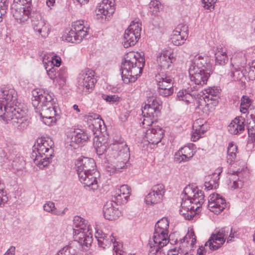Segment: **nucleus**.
Returning a JSON list of instances; mask_svg holds the SVG:
<instances>
[{"instance_id":"e2e57ef3","label":"nucleus","mask_w":255,"mask_h":255,"mask_svg":"<svg viewBox=\"0 0 255 255\" xmlns=\"http://www.w3.org/2000/svg\"><path fill=\"white\" fill-rule=\"evenodd\" d=\"M4 184L0 179V206L4 204V199L2 198L4 195Z\"/></svg>"},{"instance_id":"13d9d810","label":"nucleus","mask_w":255,"mask_h":255,"mask_svg":"<svg viewBox=\"0 0 255 255\" xmlns=\"http://www.w3.org/2000/svg\"><path fill=\"white\" fill-rule=\"evenodd\" d=\"M113 248L116 255H123V252L122 250V246L119 242L116 241L112 244Z\"/></svg>"},{"instance_id":"de8ad7c7","label":"nucleus","mask_w":255,"mask_h":255,"mask_svg":"<svg viewBox=\"0 0 255 255\" xmlns=\"http://www.w3.org/2000/svg\"><path fill=\"white\" fill-rule=\"evenodd\" d=\"M194 147L195 145L194 144L190 143L187 145L181 147L179 149L180 150V153L186 154V155L189 157L192 158L195 153Z\"/></svg>"},{"instance_id":"7ed1b4c3","label":"nucleus","mask_w":255,"mask_h":255,"mask_svg":"<svg viewBox=\"0 0 255 255\" xmlns=\"http://www.w3.org/2000/svg\"><path fill=\"white\" fill-rule=\"evenodd\" d=\"M32 104L41 121L50 126L56 121L57 108L53 105V99L50 94L43 89L36 88L32 91Z\"/></svg>"},{"instance_id":"4468645a","label":"nucleus","mask_w":255,"mask_h":255,"mask_svg":"<svg viewBox=\"0 0 255 255\" xmlns=\"http://www.w3.org/2000/svg\"><path fill=\"white\" fill-rule=\"evenodd\" d=\"M32 27L38 36L46 38L48 36L50 31L48 23L42 17L41 13L38 11H32L30 17Z\"/></svg>"},{"instance_id":"412c9836","label":"nucleus","mask_w":255,"mask_h":255,"mask_svg":"<svg viewBox=\"0 0 255 255\" xmlns=\"http://www.w3.org/2000/svg\"><path fill=\"white\" fill-rule=\"evenodd\" d=\"M226 205L225 199L220 195L213 193L210 195L208 207L210 211L218 214L223 211Z\"/></svg>"},{"instance_id":"79ce46f5","label":"nucleus","mask_w":255,"mask_h":255,"mask_svg":"<svg viewBox=\"0 0 255 255\" xmlns=\"http://www.w3.org/2000/svg\"><path fill=\"white\" fill-rule=\"evenodd\" d=\"M130 188L127 185H123L116 191L115 196L117 199L122 200L124 198L125 201H127L130 194Z\"/></svg>"},{"instance_id":"cd10ccee","label":"nucleus","mask_w":255,"mask_h":255,"mask_svg":"<svg viewBox=\"0 0 255 255\" xmlns=\"http://www.w3.org/2000/svg\"><path fill=\"white\" fill-rule=\"evenodd\" d=\"M116 202L113 201L107 202L103 208L105 218L109 220L117 219L120 215V212L117 208Z\"/></svg>"},{"instance_id":"6e6552de","label":"nucleus","mask_w":255,"mask_h":255,"mask_svg":"<svg viewBox=\"0 0 255 255\" xmlns=\"http://www.w3.org/2000/svg\"><path fill=\"white\" fill-rule=\"evenodd\" d=\"M73 224L77 228L73 229L74 239L78 240L80 243L88 247L92 243L93 238L91 232V229L88 225L87 221L84 218L77 216L74 218Z\"/></svg>"},{"instance_id":"5fc2aeb1","label":"nucleus","mask_w":255,"mask_h":255,"mask_svg":"<svg viewBox=\"0 0 255 255\" xmlns=\"http://www.w3.org/2000/svg\"><path fill=\"white\" fill-rule=\"evenodd\" d=\"M57 78L63 83L65 82L67 74L65 67H62L58 70L57 69Z\"/></svg>"},{"instance_id":"09e8293b","label":"nucleus","mask_w":255,"mask_h":255,"mask_svg":"<svg viewBox=\"0 0 255 255\" xmlns=\"http://www.w3.org/2000/svg\"><path fill=\"white\" fill-rule=\"evenodd\" d=\"M250 118H247L246 125L248 133L253 134V131H255V114L250 115Z\"/></svg>"},{"instance_id":"3c124183","label":"nucleus","mask_w":255,"mask_h":255,"mask_svg":"<svg viewBox=\"0 0 255 255\" xmlns=\"http://www.w3.org/2000/svg\"><path fill=\"white\" fill-rule=\"evenodd\" d=\"M245 71L246 74H248L247 76L250 80H254L255 79V60L253 61L251 64L247 67Z\"/></svg>"},{"instance_id":"a211bd4d","label":"nucleus","mask_w":255,"mask_h":255,"mask_svg":"<svg viewBox=\"0 0 255 255\" xmlns=\"http://www.w3.org/2000/svg\"><path fill=\"white\" fill-rule=\"evenodd\" d=\"M75 168L78 176L81 173H86L97 169L95 160L91 158L80 157L75 162Z\"/></svg>"},{"instance_id":"f03ea898","label":"nucleus","mask_w":255,"mask_h":255,"mask_svg":"<svg viewBox=\"0 0 255 255\" xmlns=\"http://www.w3.org/2000/svg\"><path fill=\"white\" fill-rule=\"evenodd\" d=\"M212 71L211 59L207 55H196L189 68V90L198 91L206 85Z\"/></svg>"},{"instance_id":"f8f14e48","label":"nucleus","mask_w":255,"mask_h":255,"mask_svg":"<svg viewBox=\"0 0 255 255\" xmlns=\"http://www.w3.org/2000/svg\"><path fill=\"white\" fill-rule=\"evenodd\" d=\"M155 81L160 96L166 97L173 93V79L170 76L162 72H159L155 75Z\"/></svg>"},{"instance_id":"603ef678","label":"nucleus","mask_w":255,"mask_h":255,"mask_svg":"<svg viewBox=\"0 0 255 255\" xmlns=\"http://www.w3.org/2000/svg\"><path fill=\"white\" fill-rule=\"evenodd\" d=\"M192 158L186 155V154L180 153V150H179L174 155V160L178 163L185 162L188 161Z\"/></svg>"},{"instance_id":"393cba45","label":"nucleus","mask_w":255,"mask_h":255,"mask_svg":"<svg viewBox=\"0 0 255 255\" xmlns=\"http://www.w3.org/2000/svg\"><path fill=\"white\" fill-rule=\"evenodd\" d=\"M158 65L161 69L164 70L169 69L172 66L173 61L174 58L171 50H162L157 56Z\"/></svg>"},{"instance_id":"9b49d317","label":"nucleus","mask_w":255,"mask_h":255,"mask_svg":"<svg viewBox=\"0 0 255 255\" xmlns=\"http://www.w3.org/2000/svg\"><path fill=\"white\" fill-rule=\"evenodd\" d=\"M89 29V26L84 24L83 20L76 21L65 36V40L69 42L79 43L88 34Z\"/></svg>"},{"instance_id":"864d4df0","label":"nucleus","mask_w":255,"mask_h":255,"mask_svg":"<svg viewBox=\"0 0 255 255\" xmlns=\"http://www.w3.org/2000/svg\"><path fill=\"white\" fill-rule=\"evenodd\" d=\"M220 89L217 87H209L204 90L202 95H207V96H212V97L219 96Z\"/></svg>"},{"instance_id":"774afa93","label":"nucleus","mask_w":255,"mask_h":255,"mask_svg":"<svg viewBox=\"0 0 255 255\" xmlns=\"http://www.w3.org/2000/svg\"><path fill=\"white\" fill-rule=\"evenodd\" d=\"M205 245L204 246H201L199 247V248L197 250V255H205L206 250L205 249Z\"/></svg>"},{"instance_id":"ddd939ff","label":"nucleus","mask_w":255,"mask_h":255,"mask_svg":"<svg viewBox=\"0 0 255 255\" xmlns=\"http://www.w3.org/2000/svg\"><path fill=\"white\" fill-rule=\"evenodd\" d=\"M141 31V23L132 21L125 32L123 42L124 47L127 48L134 46L140 37Z\"/></svg>"},{"instance_id":"052dcab7","label":"nucleus","mask_w":255,"mask_h":255,"mask_svg":"<svg viewBox=\"0 0 255 255\" xmlns=\"http://www.w3.org/2000/svg\"><path fill=\"white\" fill-rule=\"evenodd\" d=\"M251 100L247 96H243L241 99V105L242 106L249 108L251 105Z\"/></svg>"},{"instance_id":"6ab92c4d","label":"nucleus","mask_w":255,"mask_h":255,"mask_svg":"<svg viewBox=\"0 0 255 255\" xmlns=\"http://www.w3.org/2000/svg\"><path fill=\"white\" fill-rule=\"evenodd\" d=\"M165 192V187L163 184H158L153 186L151 191L145 197L146 203L152 205L161 202Z\"/></svg>"},{"instance_id":"423d86ee","label":"nucleus","mask_w":255,"mask_h":255,"mask_svg":"<svg viewBox=\"0 0 255 255\" xmlns=\"http://www.w3.org/2000/svg\"><path fill=\"white\" fill-rule=\"evenodd\" d=\"M54 142L48 137L38 138L33 146L32 157L34 163L40 169H43L51 162L54 153Z\"/></svg>"},{"instance_id":"b1692460","label":"nucleus","mask_w":255,"mask_h":255,"mask_svg":"<svg viewBox=\"0 0 255 255\" xmlns=\"http://www.w3.org/2000/svg\"><path fill=\"white\" fill-rule=\"evenodd\" d=\"M95 236L99 246L103 249L111 247L116 241V238L113 233H106L101 230H96Z\"/></svg>"},{"instance_id":"6e6d98bb","label":"nucleus","mask_w":255,"mask_h":255,"mask_svg":"<svg viewBox=\"0 0 255 255\" xmlns=\"http://www.w3.org/2000/svg\"><path fill=\"white\" fill-rule=\"evenodd\" d=\"M46 62L50 66L58 67L61 64V60L60 57L54 56L48 60Z\"/></svg>"},{"instance_id":"f704fd0d","label":"nucleus","mask_w":255,"mask_h":255,"mask_svg":"<svg viewBox=\"0 0 255 255\" xmlns=\"http://www.w3.org/2000/svg\"><path fill=\"white\" fill-rule=\"evenodd\" d=\"M215 56L216 65L223 66L226 64L228 61L227 49L220 46L217 47Z\"/></svg>"},{"instance_id":"a19ab883","label":"nucleus","mask_w":255,"mask_h":255,"mask_svg":"<svg viewBox=\"0 0 255 255\" xmlns=\"http://www.w3.org/2000/svg\"><path fill=\"white\" fill-rule=\"evenodd\" d=\"M142 121L140 124L143 128H147L148 127H153L152 124L156 123L158 121V117L159 116H155L153 114H146L142 113Z\"/></svg>"},{"instance_id":"f3484780","label":"nucleus","mask_w":255,"mask_h":255,"mask_svg":"<svg viewBox=\"0 0 255 255\" xmlns=\"http://www.w3.org/2000/svg\"><path fill=\"white\" fill-rule=\"evenodd\" d=\"M100 174L97 170H94L86 173H82L78 176L79 181L85 187H88L90 190H97L99 187L98 182Z\"/></svg>"},{"instance_id":"ea45409f","label":"nucleus","mask_w":255,"mask_h":255,"mask_svg":"<svg viewBox=\"0 0 255 255\" xmlns=\"http://www.w3.org/2000/svg\"><path fill=\"white\" fill-rule=\"evenodd\" d=\"M237 146L234 142H230L227 149V161L228 163L232 164L235 162L237 157Z\"/></svg>"},{"instance_id":"a878e982","label":"nucleus","mask_w":255,"mask_h":255,"mask_svg":"<svg viewBox=\"0 0 255 255\" xmlns=\"http://www.w3.org/2000/svg\"><path fill=\"white\" fill-rule=\"evenodd\" d=\"M208 125L202 119L196 120L193 124L191 140L196 141L207 130Z\"/></svg>"},{"instance_id":"4d7b16f0","label":"nucleus","mask_w":255,"mask_h":255,"mask_svg":"<svg viewBox=\"0 0 255 255\" xmlns=\"http://www.w3.org/2000/svg\"><path fill=\"white\" fill-rule=\"evenodd\" d=\"M217 0H202L204 4V7L210 10L214 9L215 4Z\"/></svg>"},{"instance_id":"37998d69","label":"nucleus","mask_w":255,"mask_h":255,"mask_svg":"<svg viewBox=\"0 0 255 255\" xmlns=\"http://www.w3.org/2000/svg\"><path fill=\"white\" fill-rule=\"evenodd\" d=\"M89 126L92 129L95 137H99V134L102 132V130L105 129L104 122L100 118L96 121H93Z\"/></svg>"},{"instance_id":"5701e85b","label":"nucleus","mask_w":255,"mask_h":255,"mask_svg":"<svg viewBox=\"0 0 255 255\" xmlns=\"http://www.w3.org/2000/svg\"><path fill=\"white\" fill-rule=\"evenodd\" d=\"M162 102L158 98L151 97L148 99L147 103L142 109V113L146 114H153L155 116H160L162 109Z\"/></svg>"},{"instance_id":"aec40b11","label":"nucleus","mask_w":255,"mask_h":255,"mask_svg":"<svg viewBox=\"0 0 255 255\" xmlns=\"http://www.w3.org/2000/svg\"><path fill=\"white\" fill-rule=\"evenodd\" d=\"M164 135V130L158 126L149 128L146 130L144 139L149 144L157 145L160 142Z\"/></svg>"},{"instance_id":"bf43d9fd","label":"nucleus","mask_w":255,"mask_h":255,"mask_svg":"<svg viewBox=\"0 0 255 255\" xmlns=\"http://www.w3.org/2000/svg\"><path fill=\"white\" fill-rule=\"evenodd\" d=\"M188 89H189V87H188ZM194 91H191L190 89L188 90L187 93L185 94L183 98L182 99L181 101L185 102L186 104H188L190 101L193 99V94L190 93V92H193Z\"/></svg>"},{"instance_id":"dca6fc26","label":"nucleus","mask_w":255,"mask_h":255,"mask_svg":"<svg viewBox=\"0 0 255 255\" xmlns=\"http://www.w3.org/2000/svg\"><path fill=\"white\" fill-rule=\"evenodd\" d=\"M169 222L167 218L159 220L155 225L154 232L151 239L169 243L171 236H168Z\"/></svg>"},{"instance_id":"49530a36","label":"nucleus","mask_w":255,"mask_h":255,"mask_svg":"<svg viewBox=\"0 0 255 255\" xmlns=\"http://www.w3.org/2000/svg\"><path fill=\"white\" fill-rule=\"evenodd\" d=\"M44 59L45 57L43 58V63L47 74L51 79L54 80L57 78V68L53 66H50Z\"/></svg>"},{"instance_id":"72a5a7b5","label":"nucleus","mask_w":255,"mask_h":255,"mask_svg":"<svg viewBox=\"0 0 255 255\" xmlns=\"http://www.w3.org/2000/svg\"><path fill=\"white\" fill-rule=\"evenodd\" d=\"M220 173H214L211 175L207 176L204 183L205 189L209 191L216 189L219 186L218 181L220 179Z\"/></svg>"},{"instance_id":"f257e3e1","label":"nucleus","mask_w":255,"mask_h":255,"mask_svg":"<svg viewBox=\"0 0 255 255\" xmlns=\"http://www.w3.org/2000/svg\"><path fill=\"white\" fill-rule=\"evenodd\" d=\"M17 93L13 88H1L0 93V120L11 124L17 131L24 130L30 123L28 110L17 105Z\"/></svg>"},{"instance_id":"1a4fd4ad","label":"nucleus","mask_w":255,"mask_h":255,"mask_svg":"<svg viewBox=\"0 0 255 255\" xmlns=\"http://www.w3.org/2000/svg\"><path fill=\"white\" fill-rule=\"evenodd\" d=\"M31 0H13L11 11L17 22L24 23L32 13Z\"/></svg>"},{"instance_id":"69168bd1","label":"nucleus","mask_w":255,"mask_h":255,"mask_svg":"<svg viewBox=\"0 0 255 255\" xmlns=\"http://www.w3.org/2000/svg\"><path fill=\"white\" fill-rule=\"evenodd\" d=\"M8 7V6H5V7H0V22L2 20V16L6 13Z\"/></svg>"},{"instance_id":"c9c22d12","label":"nucleus","mask_w":255,"mask_h":255,"mask_svg":"<svg viewBox=\"0 0 255 255\" xmlns=\"http://www.w3.org/2000/svg\"><path fill=\"white\" fill-rule=\"evenodd\" d=\"M246 62L247 58L245 53L243 51L235 53L231 58V66L244 67Z\"/></svg>"},{"instance_id":"39448f33","label":"nucleus","mask_w":255,"mask_h":255,"mask_svg":"<svg viewBox=\"0 0 255 255\" xmlns=\"http://www.w3.org/2000/svg\"><path fill=\"white\" fill-rule=\"evenodd\" d=\"M144 64L145 59L142 53L134 51L127 53L121 65L123 81L126 84L134 82L141 74Z\"/></svg>"},{"instance_id":"680f3d73","label":"nucleus","mask_w":255,"mask_h":255,"mask_svg":"<svg viewBox=\"0 0 255 255\" xmlns=\"http://www.w3.org/2000/svg\"><path fill=\"white\" fill-rule=\"evenodd\" d=\"M100 118V116L97 114H91L87 116L85 118L87 119V122L89 125L92 124L93 121H96Z\"/></svg>"},{"instance_id":"7c9ffc66","label":"nucleus","mask_w":255,"mask_h":255,"mask_svg":"<svg viewBox=\"0 0 255 255\" xmlns=\"http://www.w3.org/2000/svg\"><path fill=\"white\" fill-rule=\"evenodd\" d=\"M168 243H164V241L150 239L147 245L148 255H165L163 252L162 248Z\"/></svg>"},{"instance_id":"c03bdc74","label":"nucleus","mask_w":255,"mask_h":255,"mask_svg":"<svg viewBox=\"0 0 255 255\" xmlns=\"http://www.w3.org/2000/svg\"><path fill=\"white\" fill-rule=\"evenodd\" d=\"M231 71L229 74L234 81H241L246 76L244 72V67H232Z\"/></svg>"},{"instance_id":"0e129e2a","label":"nucleus","mask_w":255,"mask_h":255,"mask_svg":"<svg viewBox=\"0 0 255 255\" xmlns=\"http://www.w3.org/2000/svg\"><path fill=\"white\" fill-rule=\"evenodd\" d=\"M188 91L187 89L182 90L179 91L177 94V98L179 100L181 101L182 99L183 98L185 94L187 93Z\"/></svg>"},{"instance_id":"4c0bfd02","label":"nucleus","mask_w":255,"mask_h":255,"mask_svg":"<svg viewBox=\"0 0 255 255\" xmlns=\"http://www.w3.org/2000/svg\"><path fill=\"white\" fill-rule=\"evenodd\" d=\"M43 210L48 213H50L54 215L62 216L66 213L67 210V208H65L62 211L56 209L54 203L51 201L46 202L43 206Z\"/></svg>"},{"instance_id":"338daca9","label":"nucleus","mask_w":255,"mask_h":255,"mask_svg":"<svg viewBox=\"0 0 255 255\" xmlns=\"http://www.w3.org/2000/svg\"><path fill=\"white\" fill-rule=\"evenodd\" d=\"M15 247L11 246L4 255H15Z\"/></svg>"},{"instance_id":"a18cd8bd","label":"nucleus","mask_w":255,"mask_h":255,"mask_svg":"<svg viewBox=\"0 0 255 255\" xmlns=\"http://www.w3.org/2000/svg\"><path fill=\"white\" fill-rule=\"evenodd\" d=\"M148 6L149 11L155 16H158L160 12L163 9V6L160 2L157 0H151Z\"/></svg>"},{"instance_id":"bb28decb","label":"nucleus","mask_w":255,"mask_h":255,"mask_svg":"<svg viewBox=\"0 0 255 255\" xmlns=\"http://www.w3.org/2000/svg\"><path fill=\"white\" fill-rule=\"evenodd\" d=\"M81 246H85L74 239L69 244L60 250L55 255H77Z\"/></svg>"},{"instance_id":"4be33fe9","label":"nucleus","mask_w":255,"mask_h":255,"mask_svg":"<svg viewBox=\"0 0 255 255\" xmlns=\"http://www.w3.org/2000/svg\"><path fill=\"white\" fill-rule=\"evenodd\" d=\"M115 7L113 0H103L97 6L95 12L98 18H105L110 17L114 13Z\"/></svg>"},{"instance_id":"e433bc0d","label":"nucleus","mask_w":255,"mask_h":255,"mask_svg":"<svg viewBox=\"0 0 255 255\" xmlns=\"http://www.w3.org/2000/svg\"><path fill=\"white\" fill-rule=\"evenodd\" d=\"M89 139L87 133L81 129H75L72 135V141L76 143H83L86 142Z\"/></svg>"},{"instance_id":"2f4dec72","label":"nucleus","mask_w":255,"mask_h":255,"mask_svg":"<svg viewBox=\"0 0 255 255\" xmlns=\"http://www.w3.org/2000/svg\"><path fill=\"white\" fill-rule=\"evenodd\" d=\"M245 119L242 117L234 119L228 127L229 132L232 134H237L244 130Z\"/></svg>"},{"instance_id":"20e7f679","label":"nucleus","mask_w":255,"mask_h":255,"mask_svg":"<svg viewBox=\"0 0 255 255\" xmlns=\"http://www.w3.org/2000/svg\"><path fill=\"white\" fill-rule=\"evenodd\" d=\"M183 193L184 196L183 197L179 213L186 220H194L198 214V209L204 202L205 195L202 190L193 185L186 186Z\"/></svg>"},{"instance_id":"c756f323","label":"nucleus","mask_w":255,"mask_h":255,"mask_svg":"<svg viewBox=\"0 0 255 255\" xmlns=\"http://www.w3.org/2000/svg\"><path fill=\"white\" fill-rule=\"evenodd\" d=\"M202 98L199 101L198 108L202 110L204 113L208 114L210 111L211 105L215 106L218 104V96L212 97L202 95Z\"/></svg>"},{"instance_id":"c85d7f7f","label":"nucleus","mask_w":255,"mask_h":255,"mask_svg":"<svg viewBox=\"0 0 255 255\" xmlns=\"http://www.w3.org/2000/svg\"><path fill=\"white\" fill-rule=\"evenodd\" d=\"M196 241V237L193 232L190 233H188L183 238L180 239V245L178 249L176 248H173L169 250L167 252V255H182L183 254V251L182 247H184V244H188L190 242L191 246H193Z\"/></svg>"},{"instance_id":"473e14b6","label":"nucleus","mask_w":255,"mask_h":255,"mask_svg":"<svg viewBox=\"0 0 255 255\" xmlns=\"http://www.w3.org/2000/svg\"><path fill=\"white\" fill-rule=\"evenodd\" d=\"M188 34L186 31L181 30L179 27H177L173 31L171 38L172 43L176 46L181 45L185 43Z\"/></svg>"},{"instance_id":"58836bf2","label":"nucleus","mask_w":255,"mask_h":255,"mask_svg":"<svg viewBox=\"0 0 255 255\" xmlns=\"http://www.w3.org/2000/svg\"><path fill=\"white\" fill-rule=\"evenodd\" d=\"M101 138L100 137H97V140L95 144L96 153L99 155H101L105 152H108V154L110 155V157H111V153L112 152V150H110L109 149L111 148V145H112L113 143L110 144V146L107 148V143L106 142L102 143L100 140Z\"/></svg>"},{"instance_id":"9d476101","label":"nucleus","mask_w":255,"mask_h":255,"mask_svg":"<svg viewBox=\"0 0 255 255\" xmlns=\"http://www.w3.org/2000/svg\"><path fill=\"white\" fill-rule=\"evenodd\" d=\"M94 75L95 72L89 68L79 73L77 78V89L80 92L87 95L93 90L96 82Z\"/></svg>"},{"instance_id":"8fccbe9b","label":"nucleus","mask_w":255,"mask_h":255,"mask_svg":"<svg viewBox=\"0 0 255 255\" xmlns=\"http://www.w3.org/2000/svg\"><path fill=\"white\" fill-rule=\"evenodd\" d=\"M102 98L103 100L110 104H117L119 102L120 99V98L117 95L103 94Z\"/></svg>"},{"instance_id":"2eb2a0df","label":"nucleus","mask_w":255,"mask_h":255,"mask_svg":"<svg viewBox=\"0 0 255 255\" xmlns=\"http://www.w3.org/2000/svg\"><path fill=\"white\" fill-rule=\"evenodd\" d=\"M230 231L228 227L221 229L216 234H213L205 243V246H208L211 251L219 249L225 242L226 238L228 237Z\"/></svg>"},{"instance_id":"0eeeda50","label":"nucleus","mask_w":255,"mask_h":255,"mask_svg":"<svg viewBox=\"0 0 255 255\" xmlns=\"http://www.w3.org/2000/svg\"><path fill=\"white\" fill-rule=\"evenodd\" d=\"M109 149L112 150L111 157L118 160L116 165L107 167V170L110 174L120 172L122 169L126 168L129 164L128 161L129 158V148L126 143L122 140L115 141Z\"/></svg>"}]
</instances>
